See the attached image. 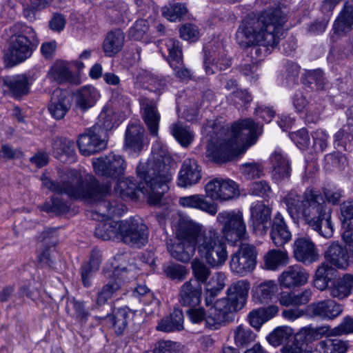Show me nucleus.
<instances>
[{
  "label": "nucleus",
  "mask_w": 353,
  "mask_h": 353,
  "mask_svg": "<svg viewBox=\"0 0 353 353\" xmlns=\"http://www.w3.org/2000/svg\"><path fill=\"white\" fill-rule=\"evenodd\" d=\"M42 185L58 194H67L71 199L94 201L92 219L98 221L121 216L123 205L116 200L104 199L111 190L110 183L101 184L93 176L83 179L75 170H66L59 174V179L41 176Z\"/></svg>",
  "instance_id": "obj_1"
},
{
  "label": "nucleus",
  "mask_w": 353,
  "mask_h": 353,
  "mask_svg": "<svg viewBox=\"0 0 353 353\" xmlns=\"http://www.w3.org/2000/svg\"><path fill=\"white\" fill-rule=\"evenodd\" d=\"M173 161L168 154L154 155L145 163H140L137 168L138 176L144 183L137 185L133 179L119 181L114 190L123 199L136 200L138 194L145 195L150 205L161 204L162 197L168 190V183L172 179Z\"/></svg>",
  "instance_id": "obj_2"
},
{
  "label": "nucleus",
  "mask_w": 353,
  "mask_h": 353,
  "mask_svg": "<svg viewBox=\"0 0 353 353\" xmlns=\"http://www.w3.org/2000/svg\"><path fill=\"white\" fill-rule=\"evenodd\" d=\"M285 21L286 15L279 7L268 8L259 15L249 14L236 32L237 42L243 48H252L256 58L262 53L270 54L279 43Z\"/></svg>",
  "instance_id": "obj_3"
},
{
  "label": "nucleus",
  "mask_w": 353,
  "mask_h": 353,
  "mask_svg": "<svg viewBox=\"0 0 353 353\" xmlns=\"http://www.w3.org/2000/svg\"><path fill=\"white\" fill-rule=\"evenodd\" d=\"M283 201L294 223L304 221L321 236H332V208L319 191L307 188L301 196L292 190L283 196Z\"/></svg>",
  "instance_id": "obj_4"
},
{
  "label": "nucleus",
  "mask_w": 353,
  "mask_h": 353,
  "mask_svg": "<svg viewBox=\"0 0 353 353\" xmlns=\"http://www.w3.org/2000/svg\"><path fill=\"white\" fill-rule=\"evenodd\" d=\"M261 132L259 125L252 119L234 123L230 132L221 128L212 135L207 146L206 157L218 164L230 161L237 156L239 141L251 146L256 143Z\"/></svg>",
  "instance_id": "obj_5"
},
{
  "label": "nucleus",
  "mask_w": 353,
  "mask_h": 353,
  "mask_svg": "<svg viewBox=\"0 0 353 353\" xmlns=\"http://www.w3.org/2000/svg\"><path fill=\"white\" fill-rule=\"evenodd\" d=\"M250 283L240 280L232 283L226 291V297L218 299L211 307L208 324L211 328L221 327L232 320V314L242 310L246 304Z\"/></svg>",
  "instance_id": "obj_6"
},
{
  "label": "nucleus",
  "mask_w": 353,
  "mask_h": 353,
  "mask_svg": "<svg viewBox=\"0 0 353 353\" xmlns=\"http://www.w3.org/2000/svg\"><path fill=\"white\" fill-rule=\"evenodd\" d=\"M7 55L14 64L21 63L31 57L39 45V39L32 27L16 23L9 28Z\"/></svg>",
  "instance_id": "obj_7"
},
{
  "label": "nucleus",
  "mask_w": 353,
  "mask_h": 353,
  "mask_svg": "<svg viewBox=\"0 0 353 353\" xmlns=\"http://www.w3.org/2000/svg\"><path fill=\"white\" fill-rule=\"evenodd\" d=\"M201 259L212 268L222 266L228 259L227 246L223 236L213 228L204 230L196 248Z\"/></svg>",
  "instance_id": "obj_8"
},
{
  "label": "nucleus",
  "mask_w": 353,
  "mask_h": 353,
  "mask_svg": "<svg viewBox=\"0 0 353 353\" xmlns=\"http://www.w3.org/2000/svg\"><path fill=\"white\" fill-rule=\"evenodd\" d=\"M216 221L221 225L223 239L236 243L247 239L248 232L243 212L240 210H225L218 214Z\"/></svg>",
  "instance_id": "obj_9"
},
{
  "label": "nucleus",
  "mask_w": 353,
  "mask_h": 353,
  "mask_svg": "<svg viewBox=\"0 0 353 353\" xmlns=\"http://www.w3.org/2000/svg\"><path fill=\"white\" fill-rule=\"evenodd\" d=\"M160 51L174 70L175 76L181 80H188L191 77L190 70L185 67L183 61L182 48L180 42L174 39H169L161 42Z\"/></svg>",
  "instance_id": "obj_10"
},
{
  "label": "nucleus",
  "mask_w": 353,
  "mask_h": 353,
  "mask_svg": "<svg viewBox=\"0 0 353 353\" xmlns=\"http://www.w3.org/2000/svg\"><path fill=\"white\" fill-rule=\"evenodd\" d=\"M120 241L140 248L148 241V228L140 219L130 218L121 221Z\"/></svg>",
  "instance_id": "obj_11"
},
{
  "label": "nucleus",
  "mask_w": 353,
  "mask_h": 353,
  "mask_svg": "<svg viewBox=\"0 0 353 353\" xmlns=\"http://www.w3.org/2000/svg\"><path fill=\"white\" fill-rule=\"evenodd\" d=\"M92 166L96 174L118 179L125 174L127 163L122 156L111 152L108 155L93 159Z\"/></svg>",
  "instance_id": "obj_12"
},
{
  "label": "nucleus",
  "mask_w": 353,
  "mask_h": 353,
  "mask_svg": "<svg viewBox=\"0 0 353 353\" xmlns=\"http://www.w3.org/2000/svg\"><path fill=\"white\" fill-rule=\"evenodd\" d=\"M257 250L254 245L241 243L231 256L230 267L234 273L244 276L251 272L256 265Z\"/></svg>",
  "instance_id": "obj_13"
},
{
  "label": "nucleus",
  "mask_w": 353,
  "mask_h": 353,
  "mask_svg": "<svg viewBox=\"0 0 353 353\" xmlns=\"http://www.w3.org/2000/svg\"><path fill=\"white\" fill-rule=\"evenodd\" d=\"M205 190L207 196L213 201L221 202L230 201L239 196L238 185L230 179L211 180L205 185Z\"/></svg>",
  "instance_id": "obj_14"
},
{
  "label": "nucleus",
  "mask_w": 353,
  "mask_h": 353,
  "mask_svg": "<svg viewBox=\"0 0 353 353\" xmlns=\"http://www.w3.org/2000/svg\"><path fill=\"white\" fill-rule=\"evenodd\" d=\"M249 225L256 235L267 234L270 227L272 208L263 201L252 203L250 208Z\"/></svg>",
  "instance_id": "obj_15"
},
{
  "label": "nucleus",
  "mask_w": 353,
  "mask_h": 353,
  "mask_svg": "<svg viewBox=\"0 0 353 353\" xmlns=\"http://www.w3.org/2000/svg\"><path fill=\"white\" fill-rule=\"evenodd\" d=\"M77 145L81 154L90 156L105 149L107 142L100 128L92 126L79 136Z\"/></svg>",
  "instance_id": "obj_16"
},
{
  "label": "nucleus",
  "mask_w": 353,
  "mask_h": 353,
  "mask_svg": "<svg viewBox=\"0 0 353 353\" xmlns=\"http://www.w3.org/2000/svg\"><path fill=\"white\" fill-rule=\"evenodd\" d=\"M343 310V305L331 299L313 302L307 306L306 310L311 317L323 321L336 319L342 314Z\"/></svg>",
  "instance_id": "obj_17"
},
{
  "label": "nucleus",
  "mask_w": 353,
  "mask_h": 353,
  "mask_svg": "<svg viewBox=\"0 0 353 353\" xmlns=\"http://www.w3.org/2000/svg\"><path fill=\"white\" fill-rule=\"evenodd\" d=\"M141 118L150 134L157 137L161 114L157 108V101L142 97L139 99Z\"/></svg>",
  "instance_id": "obj_18"
},
{
  "label": "nucleus",
  "mask_w": 353,
  "mask_h": 353,
  "mask_svg": "<svg viewBox=\"0 0 353 353\" xmlns=\"http://www.w3.org/2000/svg\"><path fill=\"white\" fill-rule=\"evenodd\" d=\"M126 271V267H117L114 269L112 273H111L110 271L103 270L104 274L106 277H110L112 274L114 276H117V279L108 281L98 292L95 304L92 307V310H101V308L103 309L105 307H109L108 305H107L108 300L120 289V282L119 279L120 272Z\"/></svg>",
  "instance_id": "obj_19"
},
{
  "label": "nucleus",
  "mask_w": 353,
  "mask_h": 353,
  "mask_svg": "<svg viewBox=\"0 0 353 353\" xmlns=\"http://www.w3.org/2000/svg\"><path fill=\"white\" fill-rule=\"evenodd\" d=\"M126 271V267H117L114 269L112 273H111L110 271L103 270L104 274L106 277H110L112 274L114 276H117V279L108 281L98 292L95 304L92 307V310H101V308L103 309L105 307H109L108 305H107L108 300L120 289V282L119 279L120 272Z\"/></svg>",
  "instance_id": "obj_20"
},
{
  "label": "nucleus",
  "mask_w": 353,
  "mask_h": 353,
  "mask_svg": "<svg viewBox=\"0 0 353 353\" xmlns=\"http://www.w3.org/2000/svg\"><path fill=\"white\" fill-rule=\"evenodd\" d=\"M126 271V267H117L114 269L112 273H111L110 271L103 270L104 274L106 277H110L112 274L114 276H117V279L108 281L98 292L95 304L92 307V310H101V308L103 309L105 307H109L108 305H107L108 300L120 289V282L119 279L120 272Z\"/></svg>",
  "instance_id": "obj_21"
},
{
  "label": "nucleus",
  "mask_w": 353,
  "mask_h": 353,
  "mask_svg": "<svg viewBox=\"0 0 353 353\" xmlns=\"http://www.w3.org/2000/svg\"><path fill=\"white\" fill-rule=\"evenodd\" d=\"M293 254L295 259L305 265H310L319 259L318 249L308 237L301 236L293 243Z\"/></svg>",
  "instance_id": "obj_22"
},
{
  "label": "nucleus",
  "mask_w": 353,
  "mask_h": 353,
  "mask_svg": "<svg viewBox=\"0 0 353 353\" xmlns=\"http://www.w3.org/2000/svg\"><path fill=\"white\" fill-rule=\"evenodd\" d=\"M202 287L196 281L190 279L180 287L178 294L179 304L188 309L198 307L201 301Z\"/></svg>",
  "instance_id": "obj_23"
},
{
  "label": "nucleus",
  "mask_w": 353,
  "mask_h": 353,
  "mask_svg": "<svg viewBox=\"0 0 353 353\" xmlns=\"http://www.w3.org/2000/svg\"><path fill=\"white\" fill-rule=\"evenodd\" d=\"M72 101V99L66 90L55 89L48 104L50 114L57 120L63 119L71 108Z\"/></svg>",
  "instance_id": "obj_24"
},
{
  "label": "nucleus",
  "mask_w": 353,
  "mask_h": 353,
  "mask_svg": "<svg viewBox=\"0 0 353 353\" xmlns=\"http://www.w3.org/2000/svg\"><path fill=\"white\" fill-rule=\"evenodd\" d=\"M201 166L194 159L183 161L178 175V185L188 188L198 183L201 179Z\"/></svg>",
  "instance_id": "obj_25"
},
{
  "label": "nucleus",
  "mask_w": 353,
  "mask_h": 353,
  "mask_svg": "<svg viewBox=\"0 0 353 353\" xmlns=\"http://www.w3.org/2000/svg\"><path fill=\"white\" fill-rule=\"evenodd\" d=\"M271 176L276 183L289 179L291 165L288 157L280 150H276L270 157Z\"/></svg>",
  "instance_id": "obj_26"
},
{
  "label": "nucleus",
  "mask_w": 353,
  "mask_h": 353,
  "mask_svg": "<svg viewBox=\"0 0 353 353\" xmlns=\"http://www.w3.org/2000/svg\"><path fill=\"white\" fill-rule=\"evenodd\" d=\"M134 315V312L128 307H120L114 309L111 316L107 311L105 315L94 316V319L99 321L108 319L111 323L116 335L121 336L124 334L129 321L132 320Z\"/></svg>",
  "instance_id": "obj_27"
},
{
  "label": "nucleus",
  "mask_w": 353,
  "mask_h": 353,
  "mask_svg": "<svg viewBox=\"0 0 353 353\" xmlns=\"http://www.w3.org/2000/svg\"><path fill=\"white\" fill-rule=\"evenodd\" d=\"M308 273L299 265L288 267L279 276V281L284 288H294L307 283Z\"/></svg>",
  "instance_id": "obj_28"
},
{
  "label": "nucleus",
  "mask_w": 353,
  "mask_h": 353,
  "mask_svg": "<svg viewBox=\"0 0 353 353\" xmlns=\"http://www.w3.org/2000/svg\"><path fill=\"white\" fill-rule=\"evenodd\" d=\"M204 234L200 225L190 220L181 219L176 231V238L199 247V240Z\"/></svg>",
  "instance_id": "obj_29"
},
{
  "label": "nucleus",
  "mask_w": 353,
  "mask_h": 353,
  "mask_svg": "<svg viewBox=\"0 0 353 353\" xmlns=\"http://www.w3.org/2000/svg\"><path fill=\"white\" fill-rule=\"evenodd\" d=\"M270 238L272 243L278 248L283 247L290 241L292 234L280 212H277L270 223Z\"/></svg>",
  "instance_id": "obj_30"
},
{
  "label": "nucleus",
  "mask_w": 353,
  "mask_h": 353,
  "mask_svg": "<svg viewBox=\"0 0 353 353\" xmlns=\"http://www.w3.org/2000/svg\"><path fill=\"white\" fill-rule=\"evenodd\" d=\"M144 128L138 123H130L125 130L123 148L130 154L139 153L144 146Z\"/></svg>",
  "instance_id": "obj_31"
},
{
  "label": "nucleus",
  "mask_w": 353,
  "mask_h": 353,
  "mask_svg": "<svg viewBox=\"0 0 353 353\" xmlns=\"http://www.w3.org/2000/svg\"><path fill=\"white\" fill-rule=\"evenodd\" d=\"M167 250L170 256L175 260L188 263L194 254L196 247L193 244L177 238L167 241Z\"/></svg>",
  "instance_id": "obj_32"
},
{
  "label": "nucleus",
  "mask_w": 353,
  "mask_h": 353,
  "mask_svg": "<svg viewBox=\"0 0 353 353\" xmlns=\"http://www.w3.org/2000/svg\"><path fill=\"white\" fill-rule=\"evenodd\" d=\"M74 97V108L84 112L95 104L100 94L94 87L85 85L77 90Z\"/></svg>",
  "instance_id": "obj_33"
},
{
  "label": "nucleus",
  "mask_w": 353,
  "mask_h": 353,
  "mask_svg": "<svg viewBox=\"0 0 353 353\" xmlns=\"http://www.w3.org/2000/svg\"><path fill=\"white\" fill-rule=\"evenodd\" d=\"M353 30V5L344 3L333 24L336 34L345 36Z\"/></svg>",
  "instance_id": "obj_34"
},
{
  "label": "nucleus",
  "mask_w": 353,
  "mask_h": 353,
  "mask_svg": "<svg viewBox=\"0 0 353 353\" xmlns=\"http://www.w3.org/2000/svg\"><path fill=\"white\" fill-rule=\"evenodd\" d=\"M179 202L183 207L198 209L212 216L215 215L218 211L217 204L207 201L203 194H194L181 197Z\"/></svg>",
  "instance_id": "obj_35"
},
{
  "label": "nucleus",
  "mask_w": 353,
  "mask_h": 353,
  "mask_svg": "<svg viewBox=\"0 0 353 353\" xmlns=\"http://www.w3.org/2000/svg\"><path fill=\"white\" fill-rule=\"evenodd\" d=\"M52 154L57 159L66 162L75 159L74 143L63 137H57L52 143Z\"/></svg>",
  "instance_id": "obj_36"
},
{
  "label": "nucleus",
  "mask_w": 353,
  "mask_h": 353,
  "mask_svg": "<svg viewBox=\"0 0 353 353\" xmlns=\"http://www.w3.org/2000/svg\"><path fill=\"white\" fill-rule=\"evenodd\" d=\"M3 81V85L14 98H20L29 93L30 83L28 77L25 74L6 77Z\"/></svg>",
  "instance_id": "obj_37"
},
{
  "label": "nucleus",
  "mask_w": 353,
  "mask_h": 353,
  "mask_svg": "<svg viewBox=\"0 0 353 353\" xmlns=\"http://www.w3.org/2000/svg\"><path fill=\"white\" fill-rule=\"evenodd\" d=\"M184 316L182 310L174 309L170 315L161 319L156 329L163 332H179L184 329Z\"/></svg>",
  "instance_id": "obj_38"
},
{
  "label": "nucleus",
  "mask_w": 353,
  "mask_h": 353,
  "mask_svg": "<svg viewBox=\"0 0 353 353\" xmlns=\"http://www.w3.org/2000/svg\"><path fill=\"white\" fill-rule=\"evenodd\" d=\"M278 312V307L274 305L253 310L248 316L249 323L252 327L259 330L262 325L274 317Z\"/></svg>",
  "instance_id": "obj_39"
},
{
  "label": "nucleus",
  "mask_w": 353,
  "mask_h": 353,
  "mask_svg": "<svg viewBox=\"0 0 353 353\" xmlns=\"http://www.w3.org/2000/svg\"><path fill=\"white\" fill-rule=\"evenodd\" d=\"M125 41V36L121 29H114L110 31L105 38L103 49L105 54L112 57L122 49Z\"/></svg>",
  "instance_id": "obj_40"
},
{
  "label": "nucleus",
  "mask_w": 353,
  "mask_h": 353,
  "mask_svg": "<svg viewBox=\"0 0 353 353\" xmlns=\"http://www.w3.org/2000/svg\"><path fill=\"white\" fill-rule=\"evenodd\" d=\"M121 221H110L98 223L95 228L94 236L103 241H120Z\"/></svg>",
  "instance_id": "obj_41"
},
{
  "label": "nucleus",
  "mask_w": 353,
  "mask_h": 353,
  "mask_svg": "<svg viewBox=\"0 0 353 353\" xmlns=\"http://www.w3.org/2000/svg\"><path fill=\"white\" fill-rule=\"evenodd\" d=\"M325 258L332 265L339 268H343L348 263L347 248L339 243H333L325 252Z\"/></svg>",
  "instance_id": "obj_42"
},
{
  "label": "nucleus",
  "mask_w": 353,
  "mask_h": 353,
  "mask_svg": "<svg viewBox=\"0 0 353 353\" xmlns=\"http://www.w3.org/2000/svg\"><path fill=\"white\" fill-rule=\"evenodd\" d=\"M353 290V274H345L334 281L329 290L332 297L342 299L348 296Z\"/></svg>",
  "instance_id": "obj_43"
},
{
  "label": "nucleus",
  "mask_w": 353,
  "mask_h": 353,
  "mask_svg": "<svg viewBox=\"0 0 353 353\" xmlns=\"http://www.w3.org/2000/svg\"><path fill=\"white\" fill-rule=\"evenodd\" d=\"M55 230L50 229L43 232V241L46 248L39 254L38 261L43 266L51 267L54 264V259L51 256V248H54L57 239L53 236Z\"/></svg>",
  "instance_id": "obj_44"
},
{
  "label": "nucleus",
  "mask_w": 353,
  "mask_h": 353,
  "mask_svg": "<svg viewBox=\"0 0 353 353\" xmlns=\"http://www.w3.org/2000/svg\"><path fill=\"white\" fill-rule=\"evenodd\" d=\"M288 263L289 256L285 250L273 249L264 256V268L269 270H276Z\"/></svg>",
  "instance_id": "obj_45"
},
{
  "label": "nucleus",
  "mask_w": 353,
  "mask_h": 353,
  "mask_svg": "<svg viewBox=\"0 0 353 353\" xmlns=\"http://www.w3.org/2000/svg\"><path fill=\"white\" fill-rule=\"evenodd\" d=\"M311 289H305L302 292L295 294L294 292H283L280 294L279 303L284 306L301 305L307 303L312 297Z\"/></svg>",
  "instance_id": "obj_46"
},
{
  "label": "nucleus",
  "mask_w": 353,
  "mask_h": 353,
  "mask_svg": "<svg viewBox=\"0 0 353 353\" xmlns=\"http://www.w3.org/2000/svg\"><path fill=\"white\" fill-rule=\"evenodd\" d=\"M317 347L320 353H346L350 345L347 341L327 336L319 341Z\"/></svg>",
  "instance_id": "obj_47"
},
{
  "label": "nucleus",
  "mask_w": 353,
  "mask_h": 353,
  "mask_svg": "<svg viewBox=\"0 0 353 353\" xmlns=\"http://www.w3.org/2000/svg\"><path fill=\"white\" fill-rule=\"evenodd\" d=\"M334 142L337 147L345 151L353 150V123H346L334 136Z\"/></svg>",
  "instance_id": "obj_48"
},
{
  "label": "nucleus",
  "mask_w": 353,
  "mask_h": 353,
  "mask_svg": "<svg viewBox=\"0 0 353 353\" xmlns=\"http://www.w3.org/2000/svg\"><path fill=\"white\" fill-rule=\"evenodd\" d=\"M170 131L174 138L183 147H188L194 140V133L189 127L181 122L178 121L171 124Z\"/></svg>",
  "instance_id": "obj_49"
},
{
  "label": "nucleus",
  "mask_w": 353,
  "mask_h": 353,
  "mask_svg": "<svg viewBox=\"0 0 353 353\" xmlns=\"http://www.w3.org/2000/svg\"><path fill=\"white\" fill-rule=\"evenodd\" d=\"M212 60L205 58L203 61L205 72L213 74L217 71L225 70L231 65V60L228 59L223 52L212 55Z\"/></svg>",
  "instance_id": "obj_50"
},
{
  "label": "nucleus",
  "mask_w": 353,
  "mask_h": 353,
  "mask_svg": "<svg viewBox=\"0 0 353 353\" xmlns=\"http://www.w3.org/2000/svg\"><path fill=\"white\" fill-rule=\"evenodd\" d=\"M336 270L334 268L328 264L322 263L319 266L315 273L314 279L315 288L321 291L325 290L334 276Z\"/></svg>",
  "instance_id": "obj_51"
},
{
  "label": "nucleus",
  "mask_w": 353,
  "mask_h": 353,
  "mask_svg": "<svg viewBox=\"0 0 353 353\" xmlns=\"http://www.w3.org/2000/svg\"><path fill=\"white\" fill-rule=\"evenodd\" d=\"M303 84L311 90H324L327 84L323 72L320 69L307 70L302 77Z\"/></svg>",
  "instance_id": "obj_52"
},
{
  "label": "nucleus",
  "mask_w": 353,
  "mask_h": 353,
  "mask_svg": "<svg viewBox=\"0 0 353 353\" xmlns=\"http://www.w3.org/2000/svg\"><path fill=\"white\" fill-rule=\"evenodd\" d=\"M48 76L52 80L59 84L71 82L73 79L72 73L65 61L55 63L51 67Z\"/></svg>",
  "instance_id": "obj_53"
},
{
  "label": "nucleus",
  "mask_w": 353,
  "mask_h": 353,
  "mask_svg": "<svg viewBox=\"0 0 353 353\" xmlns=\"http://www.w3.org/2000/svg\"><path fill=\"white\" fill-rule=\"evenodd\" d=\"M256 334L248 326L240 325L234 330V340L238 347H245L254 342Z\"/></svg>",
  "instance_id": "obj_54"
},
{
  "label": "nucleus",
  "mask_w": 353,
  "mask_h": 353,
  "mask_svg": "<svg viewBox=\"0 0 353 353\" xmlns=\"http://www.w3.org/2000/svg\"><path fill=\"white\" fill-rule=\"evenodd\" d=\"M70 203L65 201L60 196H53L50 201H46L40 206L42 211L52 212L57 215H61L67 213L70 210Z\"/></svg>",
  "instance_id": "obj_55"
},
{
  "label": "nucleus",
  "mask_w": 353,
  "mask_h": 353,
  "mask_svg": "<svg viewBox=\"0 0 353 353\" xmlns=\"http://www.w3.org/2000/svg\"><path fill=\"white\" fill-rule=\"evenodd\" d=\"M162 271L167 278L177 282L185 279L189 273L185 266L173 262L164 263Z\"/></svg>",
  "instance_id": "obj_56"
},
{
  "label": "nucleus",
  "mask_w": 353,
  "mask_h": 353,
  "mask_svg": "<svg viewBox=\"0 0 353 353\" xmlns=\"http://www.w3.org/2000/svg\"><path fill=\"white\" fill-rule=\"evenodd\" d=\"M162 15L170 21H180L188 12L185 3H169L161 8Z\"/></svg>",
  "instance_id": "obj_57"
},
{
  "label": "nucleus",
  "mask_w": 353,
  "mask_h": 353,
  "mask_svg": "<svg viewBox=\"0 0 353 353\" xmlns=\"http://www.w3.org/2000/svg\"><path fill=\"white\" fill-rule=\"evenodd\" d=\"M294 336L293 330L288 326H280L275 328L267 336V340L273 346H279L287 343L291 337Z\"/></svg>",
  "instance_id": "obj_58"
},
{
  "label": "nucleus",
  "mask_w": 353,
  "mask_h": 353,
  "mask_svg": "<svg viewBox=\"0 0 353 353\" xmlns=\"http://www.w3.org/2000/svg\"><path fill=\"white\" fill-rule=\"evenodd\" d=\"M300 67L294 62H288L282 72L283 84L288 88H294L299 82Z\"/></svg>",
  "instance_id": "obj_59"
},
{
  "label": "nucleus",
  "mask_w": 353,
  "mask_h": 353,
  "mask_svg": "<svg viewBox=\"0 0 353 353\" xmlns=\"http://www.w3.org/2000/svg\"><path fill=\"white\" fill-rule=\"evenodd\" d=\"M210 310L211 307L208 310V312L206 313L203 307H190L187 310V315L189 317L190 321L193 323H201V322H203L205 328L210 330H219L221 327L211 328V327L208 324Z\"/></svg>",
  "instance_id": "obj_60"
},
{
  "label": "nucleus",
  "mask_w": 353,
  "mask_h": 353,
  "mask_svg": "<svg viewBox=\"0 0 353 353\" xmlns=\"http://www.w3.org/2000/svg\"><path fill=\"white\" fill-rule=\"evenodd\" d=\"M53 0H30V3L23 4V14L28 20L34 19L35 12L45 9Z\"/></svg>",
  "instance_id": "obj_61"
},
{
  "label": "nucleus",
  "mask_w": 353,
  "mask_h": 353,
  "mask_svg": "<svg viewBox=\"0 0 353 353\" xmlns=\"http://www.w3.org/2000/svg\"><path fill=\"white\" fill-rule=\"evenodd\" d=\"M192 273L194 276L193 280L196 281V283L201 285L205 284L208 279L211 275V271L206 265L201 261L196 259L192 263Z\"/></svg>",
  "instance_id": "obj_62"
},
{
  "label": "nucleus",
  "mask_w": 353,
  "mask_h": 353,
  "mask_svg": "<svg viewBox=\"0 0 353 353\" xmlns=\"http://www.w3.org/2000/svg\"><path fill=\"white\" fill-rule=\"evenodd\" d=\"M281 353H307L310 350L306 343L296 333L292 337V340L288 341L281 349Z\"/></svg>",
  "instance_id": "obj_63"
},
{
  "label": "nucleus",
  "mask_w": 353,
  "mask_h": 353,
  "mask_svg": "<svg viewBox=\"0 0 353 353\" xmlns=\"http://www.w3.org/2000/svg\"><path fill=\"white\" fill-rule=\"evenodd\" d=\"M341 221L345 230H353V201H343L340 205Z\"/></svg>",
  "instance_id": "obj_64"
}]
</instances>
